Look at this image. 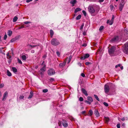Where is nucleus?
<instances>
[{"mask_svg":"<svg viewBox=\"0 0 128 128\" xmlns=\"http://www.w3.org/2000/svg\"><path fill=\"white\" fill-rule=\"evenodd\" d=\"M51 43L53 46H56L60 44L59 41L55 38H53L51 41Z\"/></svg>","mask_w":128,"mask_h":128,"instance_id":"obj_1","label":"nucleus"},{"mask_svg":"<svg viewBox=\"0 0 128 128\" xmlns=\"http://www.w3.org/2000/svg\"><path fill=\"white\" fill-rule=\"evenodd\" d=\"M62 124L64 127L65 128L67 127L68 126V124L67 122L63 119L62 120L61 123H58V125L60 127L62 126Z\"/></svg>","mask_w":128,"mask_h":128,"instance_id":"obj_2","label":"nucleus"},{"mask_svg":"<svg viewBox=\"0 0 128 128\" xmlns=\"http://www.w3.org/2000/svg\"><path fill=\"white\" fill-rule=\"evenodd\" d=\"M114 84H110V85L109 86L108 85H105L104 86V90L106 94H108L109 92L110 88H109V86L111 87V86H114Z\"/></svg>","mask_w":128,"mask_h":128,"instance_id":"obj_3","label":"nucleus"},{"mask_svg":"<svg viewBox=\"0 0 128 128\" xmlns=\"http://www.w3.org/2000/svg\"><path fill=\"white\" fill-rule=\"evenodd\" d=\"M124 46L123 49L124 52L125 54H128V42L126 43Z\"/></svg>","mask_w":128,"mask_h":128,"instance_id":"obj_4","label":"nucleus"},{"mask_svg":"<svg viewBox=\"0 0 128 128\" xmlns=\"http://www.w3.org/2000/svg\"><path fill=\"white\" fill-rule=\"evenodd\" d=\"M47 73L50 76L54 74L55 72L53 69L50 68L48 70Z\"/></svg>","mask_w":128,"mask_h":128,"instance_id":"obj_5","label":"nucleus"},{"mask_svg":"<svg viewBox=\"0 0 128 128\" xmlns=\"http://www.w3.org/2000/svg\"><path fill=\"white\" fill-rule=\"evenodd\" d=\"M115 50L116 47L114 46H113L111 47L108 50V52L109 54H114Z\"/></svg>","mask_w":128,"mask_h":128,"instance_id":"obj_6","label":"nucleus"},{"mask_svg":"<svg viewBox=\"0 0 128 128\" xmlns=\"http://www.w3.org/2000/svg\"><path fill=\"white\" fill-rule=\"evenodd\" d=\"M119 37L118 36H115L112 38L110 40V41L112 42H119Z\"/></svg>","mask_w":128,"mask_h":128,"instance_id":"obj_7","label":"nucleus"},{"mask_svg":"<svg viewBox=\"0 0 128 128\" xmlns=\"http://www.w3.org/2000/svg\"><path fill=\"white\" fill-rule=\"evenodd\" d=\"M88 11L90 12L91 14H93L95 12V10L94 8L92 6H90L88 8Z\"/></svg>","mask_w":128,"mask_h":128,"instance_id":"obj_8","label":"nucleus"},{"mask_svg":"<svg viewBox=\"0 0 128 128\" xmlns=\"http://www.w3.org/2000/svg\"><path fill=\"white\" fill-rule=\"evenodd\" d=\"M90 56L89 54H85L84 56L81 57L80 59L82 60H84L85 58H88Z\"/></svg>","mask_w":128,"mask_h":128,"instance_id":"obj_9","label":"nucleus"},{"mask_svg":"<svg viewBox=\"0 0 128 128\" xmlns=\"http://www.w3.org/2000/svg\"><path fill=\"white\" fill-rule=\"evenodd\" d=\"M8 94V92H4V94L3 97L2 98V100H4L6 99V97L7 96Z\"/></svg>","mask_w":128,"mask_h":128,"instance_id":"obj_10","label":"nucleus"},{"mask_svg":"<svg viewBox=\"0 0 128 128\" xmlns=\"http://www.w3.org/2000/svg\"><path fill=\"white\" fill-rule=\"evenodd\" d=\"M81 91L82 92L86 95V96H88V94L87 93V92L86 90L83 88H82L81 89Z\"/></svg>","mask_w":128,"mask_h":128,"instance_id":"obj_11","label":"nucleus"},{"mask_svg":"<svg viewBox=\"0 0 128 128\" xmlns=\"http://www.w3.org/2000/svg\"><path fill=\"white\" fill-rule=\"evenodd\" d=\"M66 64V62H64L60 63L59 65V67L60 68H63L65 65Z\"/></svg>","mask_w":128,"mask_h":128,"instance_id":"obj_12","label":"nucleus"},{"mask_svg":"<svg viewBox=\"0 0 128 128\" xmlns=\"http://www.w3.org/2000/svg\"><path fill=\"white\" fill-rule=\"evenodd\" d=\"M76 0H72L70 1V4H72V6H74V4L76 2Z\"/></svg>","mask_w":128,"mask_h":128,"instance_id":"obj_13","label":"nucleus"},{"mask_svg":"<svg viewBox=\"0 0 128 128\" xmlns=\"http://www.w3.org/2000/svg\"><path fill=\"white\" fill-rule=\"evenodd\" d=\"M94 113L96 116V117H98L100 116L99 113L98 112V110H95L94 112Z\"/></svg>","mask_w":128,"mask_h":128,"instance_id":"obj_14","label":"nucleus"},{"mask_svg":"<svg viewBox=\"0 0 128 128\" xmlns=\"http://www.w3.org/2000/svg\"><path fill=\"white\" fill-rule=\"evenodd\" d=\"M46 65L45 64H44V66L42 67V68H40V70L41 72H44L46 70Z\"/></svg>","mask_w":128,"mask_h":128,"instance_id":"obj_15","label":"nucleus"},{"mask_svg":"<svg viewBox=\"0 0 128 128\" xmlns=\"http://www.w3.org/2000/svg\"><path fill=\"white\" fill-rule=\"evenodd\" d=\"M87 99L88 101L90 102V103L91 102H92L93 101V100L91 96H88L87 97Z\"/></svg>","mask_w":128,"mask_h":128,"instance_id":"obj_16","label":"nucleus"},{"mask_svg":"<svg viewBox=\"0 0 128 128\" xmlns=\"http://www.w3.org/2000/svg\"><path fill=\"white\" fill-rule=\"evenodd\" d=\"M113 22L114 21H112L111 20L110 21L109 20H108L106 22V23L107 24H109L110 25H111L112 24Z\"/></svg>","mask_w":128,"mask_h":128,"instance_id":"obj_17","label":"nucleus"},{"mask_svg":"<svg viewBox=\"0 0 128 128\" xmlns=\"http://www.w3.org/2000/svg\"><path fill=\"white\" fill-rule=\"evenodd\" d=\"M33 95V92L31 91L30 92V95H29L28 97V98L30 99L32 97Z\"/></svg>","mask_w":128,"mask_h":128,"instance_id":"obj_18","label":"nucleus"},{"mask_svg":"<svg viewBox=\"0 0 128 128\" xmlns=\"http://www.w3.org/2000/svg\"><path fill=\"white\" fill-rule=\"evenodd\" d=\"M7 34L9 36H11L12 34V32L11 30H8L7 32Z\"/></svg>","mask_w":128,"mask_h":128,"instance_id":"obj_19","label":"nucleus"},{"mask_svg":"<svg viewBox=\"0 0 128 128\" xmlns=\"http://www.w3.org/2000/svg\"><path fill=\"white\" fill-rule=\"evenodd\" d=\"M124 5L122 4H120L119 9L120 11H121L122 10V8L124 7Z\"/></svg>","mask_w":128,"mask_h":128,"instance_id":"obj_20","label":"nucleus"},{"mask_svg":"<svg viewBox=\"0 0 128 128\" xmlns=\"http://www.w3.org/2000/svg\"><path fill=\"white\" fill-rule=\"evenodd\" d=\"M12 70L14 72L16 73L17 72V70L15 67H12Z\"/></svg>","mask_w":128,"mask_h":128,"instance_id":"obj_21","label":"nucleus"},{"mask_svg":"<svg viewBox=\"0 0 128 128\" xmlns=\"http://www.w3.org/2000/svg\"><path fill=\"white\" fill-rule=\"evenodd\" d=\"M81 10V9L79 8H78L75 10L74 12L75 13H77L78 12L80 11Z\"/></svg>","mask_w":128,"mask_h":128,"instance_id":"obj_22","label":"nucleus"},{"mask_svg":"<svg viewBox=\"0 0 128 128\" xmlns=\"http://www.w3.org/2000/svg\"><path fill=\"white\" fill-rule=\"evenodd\" d=\"M7 75L9 76H12V74L9 71V70H7Z\"/></svg>","mask_w":128,"mask_h":128,"instance_id":"obj_23","label":"nucleus"},{"mask_svg":"<svg viewBox=\"0 0 128 128\" xmlns=\"http://www.w3.org/2000/svg\"><path fill=\"white\" fill-rule=\"evenodd\" d=\"M54 32L53 30H50V34L51 36V37H52L54 35Z\"/></svg>","mask_w":128,"mask_h":128,"instance_id":"obj_24","label":"nucleus"},{"mask_svg":"<svg viewBox=\"0 0 128 128\" xmlns=\"http://www.w3.org/2000/svg\"><path fill=\"white\" fill-rule=\"evenodd\" d=\"M88 114H89V116H91L93 114V112L92 110H90L88 112Z\"/></svg>","mask_w":128,"mask_h":128,"instance_id":"obj_25","label":"nucleus"},{"mask_svg":"<svg viewBox=\"0 0 128 128\" xmlns=\"http://www.w3.org/2000/svg\"><path fill=\"white\" fill-rule=\"evenodd\" d=\"M104 118H105V120L106 123H108V122L109 121V118H106L105 116L104 117Z\"/></svg>","mask_w":128,"mask_h":128,"instance_id":"obj_26","label":"nucleus"},{"mask_svg":"<svg viewBox=\"0 0 128 128\" xmlns=\"http://www.w3.org/2000/svg\"><path fill=\"white\" fill-rule=\"evenodd\" d=\"M21 58L22 59L24 60H26V57L25 55H23L21 56Z\"/></svg>","mask_w":128,"mask_h":128,"instance_id":"obj_27","label":"nucleus"},{"mask_svg":"<svg viewBox=\"0 0 128 128\" xmlns=\"http://www.w3.org/2000/svg\"><path fill=\"white\" fill-rule=\"evenodd\" d=\"M81 17V15L80 14L78 15L76 18V19L78 20L80 19Z\"/></svg>","mask_w":128,"mask_h":128,"instance_id":"obj_28","label":"nucleus"},{"mask_svg":"<svg viewBox=\"0 0 128 128\" xmlns=\"http://www.w3.org/2000/svg\"><path fill=\"white\" fill-rule=\"evenodd\" d=\"M18 19V17L16 16H15L13 18V22H16L17 20Z\"/></svg>","mask_w":128,"mask_h":128,"instance_id":"obj_29","label":"nucleus"},{"mask_svg":"<svg viewBox=\"0 0 128 128\" xmlns=\"http://www.w3.org/2000/svg\"><path fill=\"white\" fill-rule=\"evenodd\" d=\"M125 3V2L124 0H121L120 4L124 5Z\"/></svg>","mask_w":128,"mask_h":128,"instance_id":"obj_30","label":"nucleus"},{"mask_svg":"<svg viewBox=\"0 0 128 128\" xmlns=\"http://www.w3.org/2000/svg\"><path fill=\"white\" fill-rule=\"evenodd\" d=\"M94 97L97 100H98V101H100V100H99L98 98V96H97V95H96V94H94Z\"/></svg>","mask_w":128,"mask_h":128,"instance_id":"obj_31","label":"nucleus"},{"mask_svg":"<svg viewBox=\"0 0 128 128\" xmlns=\"http://www.w3.org/2000/svg\"><path fill=\"white\" fill-rule=\"evenodd\" d=\"M20 37V35H18V36H16L15 38H14L16 40H18L19 39V38Z\"/></svg>","mask_w":128,"mask_h":128,"instance_id":"obj_32","label":"nucleus"},{"mask_svg":"<svg viewBox=\"0 0 128 128\" xmlns=\"http://www.w3.org/2000/svg\"><path fill=\"white\" fill-rule=\"evenodd\" d=\"M92 63V62H86L85 63V64L86 65H88L89 64H91Z\"/></svg>","mask_w":128,"mask_h":128,"instance_id":"obj_33","label":"nucleus"},{"mask_svg":"<svg viewBox=\"0 0 128 128\" xmlns=\"http://www.w3.org/2000/svg\"><path fill=\"white\" fill-rule=\"evenodd\" d=\"M17 59H18V62L19 63H20V64H22V62L21 60H20L18 58H17Z\"/></svg>","mask_w":128,"mask_h":128,"instance_id":"obj_34","label":"nucleus"},{"mask_svg":"<svg viewBox=\"0 0 128 128\" xmlns=\"http://www.w3.org/2000/svg\"><path fill=\"white\" fill-rule=\"evenodd\" d=\"M104 28V26H102L100 28L99 30L100 31H101Z\"/></svg>","mask_w":128,"mask_h":128,"instance_id":"obj_35","label":"nucleus"},{"mask_svg":"<svg viewBox=\"0 0 128 128\" xmlns=\"http://www.w3.org/2000/svg\"><path fill=\"white\" fill-rule=\"evenodd\" d=\"M110 6L111 10L112 11V10H113V8H114V6L112 5L111 4L110 5Z\"/></svg>","mask_w":128,"mask_h":128,"instance_id":"obj_36","label":"nucleus"},{"mask_svg":"<svg viewBox=\"0 0 128 128\" xmlns=\"http://www.w3.org/2000/svg\"><path fill=\"white\" fill-rule=\"evenodd\" d=\"M84 23H83L81 25V26L80 27V29L82 30L83 29V27L84 26Z\"/></svg>","mask_w":128,"mask_h":128,"instance_id":"obj_37","label":"nucleus"},{"mask_svg":"<svg viewBox=\"0 0 128 128\" xmlns=\"http://www.w3.org/2000/svg\"><path fill=\"white\" fill-rule=\"evenodd\" d=\"M118 120L119 121H120V120H121L122 121H124L125 120V118L124 117H123L122 118H118Z\"/></svg>","mask_w":128,"mask_h":128,"instance_id":"obj_38","label":"nucleus"},{"mask_svg":"<svg viewBox=\"0 0 128 128\" xmlns=\"http://www.w3.org/2000/svg\"><path fill=\"white\" fill-rule=\"evenodd\" d=\"M48 91V90L47 89H44L42 90V92L44 93H46Z\"/></svg>","mask_w":128,"mask_h":128,"instance_id":"obj_39","label":"nucleus"},{"mask_svg":"<svg viewBox=\"0 0 128 128\" xmlns=\"http://www.w3.org/2000/svg\"><path fill=\"white\" fill-rule=\"evenodd\" d=\"M82 12L83 13L84 16H86V11L84 10H83L82 11Z\"/></svg>","mask_w":128,"mask_h":128,"instance_id":"obj_40","label":"nucleus"},{"mask_svg":"<svg viewBox=\"0 0 128 128\" xmlns=\"http://www.w3.org/2000/svg\"><path fill=\"white\" fill-rule=\"evenodd\" d=\"M16 40L14 38H12L10 40V42H14V41H16Z\"/></svg>","mask_w":128,"mask_h":128,"instance_id":"obj_41","label":"nucleus"},{"mask_svg":"<svg viewBox=\"0 0 128 128\" xmlns=\"http://www.w3.org/2000/svg\"><path fill=\"white\" fill-rule=\"evenodd\" d=\"M103 104L104 106H105L106 107L108 106V104L106 102H104L103 103Z\"/></svg>","mask_w":128,"mask_h":128,"instance_id":"obj_42","label":"nucleus"},{"mask_svg":"<svg viewBox=\"0 0 128 128\" xmlns=\"http://www.w3.org/2000/svg\"><path fill=\"white\" fill-rule=\"evenodd\" d=\"M7 36L6 34H5L4 35V40H6L7 38Z\"/></svg>","mask_w":128,"mask_h":128,"instance_id":"obj_43","label":"nucleus"},{"mask_svg":"<svg viewBox=\"0 0 128 128\" xmlns=\"http://www.w3.org/2000/svg\"><path fill=\"white\" fill-rule=\"evenodd\" d=\"M56 54L57 55L58 57H59L60 56V53L59 52L57 51L56 52Z\"/></svg>","mask_w":128,"mask_h":128,"instance_id":"obj_44","label":"nucleus"},{"mask_svg":"<svg viewBox=\"0 0 128 128\" xmlns=\"http://www.w3.org/2000/svg\"><path fill=\"white\" fill-rule=\"evenodd\" d=\"M54 80V79L53 78H51L49 79L50 82H52Z\"/></svg>","mask_w":128,"mask_h":128,"instance_id":"obj_45","label":"nucleus"},{"mask_svg":"<svg viewBox=\"0 0 128 128\" xmlns=\"http://www.w3.org/2000/svg\"><path fill=\"white\" fill-rule=\"evenodd\" d=\"M72 56H70L69 57V61H68V63H69L70 62V60H71V59L72 58Z\"/></svg>","mask_w":128,"mask_h":128,"instance_id":"obj_46","label":"nucleus"},{"mask_svg":"<svg viewBox=\"0 0 128 128\" xmlns=\"http://www.w3.org/2000/svg\"><path fill=\"white\" fill-rule=\"evenodd\" d=\"M79 100L80 102H82L83 100V98L82 97H80L79 98Z\"/></svg>","mask_w":128,"mask_h":128,"instance_id":"obj_47","label":"nucleus"},{"mask_svg":"<svg viewBox=\"0 0 128 128\" xmlns=\"http://www.w3.org/2000/svg\"><path fill=\"white\" fill-rule=\"evenodd\" d=\"M24 28V27L23 26H22L20 27H18V30H20V29L23 28Z\"/></svg>","mask_w":128,"mask_h":128,"instance_id":"obj_48","label":"nucleus"},{"mask_svg":"<svg viewBox=\"0 0 128 128\" xmlns=\"http://www.w3.org/2000/svg\"><path fill=\"white\" fill-rule=\"evenodd\" d=\"M39 46V44H38V45H36V46L32 45H29V46H30V47H32V48H33V47H35L36 46Z\"/></svg>","mask_w":128,"mask_h":128,"instance_id":"obj_49","label":"nucleus"},{"mask_svg":"<svg viewBox=\"0 0 128 128\" xmlns=\"http://www.w3.org/2000/svg\"><path fill=\"white\" fill-rule=\"evenodd\" d=\"M30 22L28 21H26L24 22V23L25 24H27L30 23Z\"/></svg>","mask_w":128,"mask_h":128,"instance_id":"obj_50","label":"nucleus"},{"mask_svg":"<svg viewBox=\"0 0 128 128\" xmlns=\"http://www.w3.org/2000/svg\"><path fill=\"white\" fill-rule=\"evenodd\" d=\"M4 86V84H0V88H2Z\"/></svg>","mask_w":128,"mask_h":128,"instance_id":"obj_51","label":"nucleus"},{"mask_svg":"<svg viewBox=\"0 0 128 128\" xmlns=\"http://www.w3.org/2000/svg\"><path fill=\"white\" fill-rule=\"evenodd\" d=\"M84 102L85 103L86 102V103H88V104H90V102H89V101H88V100H85V101H84Z\"/></svg>","mask_w":128,"mask_h":128,"instance_id":"obj_52","label":"nucleus"},{"mask_svg":"<svg viewBox=\"0 0 128 128\" xmlns=\"http://www.w3.org/2000/svg\"><path fill=\"white\" fill-rule=\"evenodd\" d=\"M81 75L83 77H84L85 76L84 74L83 73H81Z\"/></svg>","mask_w":128,"mask_h":128,"instance_id":"obj_53","label":"nucleus"},{"mask_svg":"<svg viewBox=\"0 0 128 128\" xmlns=\"http://www.w3.org/2000/svg\"><path fill=\"white\" fill-rule=\"evenodd\" d=\"M117 128H120V124H118L116 125Z\"/></svg>","mask_w":128,"mask_h":128,"instance_id":"obj_54","label":"nucleus"},{"mask_svg":"<svg viewBox=\"0 0 128 128\" xmlns=\"http://www.w3.org/2000/svg\"><path fill=\"white\" fill-rule=\"evenodd\" d=\"M125 125L124 123H123L122 124L121 127L123 128H124L125 127Z\"/></svg>","mask_w":128,"mask_h":128,"instance_id":"obj_55","label":"nucleus"},{"mask_svg":"<svg viewBox=\"0 0 128 128\" xmlns=\"http://www.w3.org/2000/svg\"><path fill=\"white\" fill-rule=\"evenodd\" d=\"M24 96H20V97H19V98L20 99H22L24 98Z\"/></svg>","mask_w":128,"mask_h":128,"instance_id":"obj_56","label":"nucleus"},{"mask_svg":"<svg viewBox=\"0 0 128 128\" xmlns=\"http://www.w3.org/2000/svg\"><path fill=\"white\" fill-rule=\"evenodd\" d=\"M114 15H112V18L111 20H112V21H114Z\"/></svg>","mask_w":128,"mask_h":128,"instance_id":"obj_57","label":"nucleus"},{"mask_svg":"<svg viewBox=\"0 0 128 128\" xmlns=\"http://www.w3.org/2000/svg\"><path fill=\"white\" fill-rule=\"evenodd\" d=\"M83 35H84V36H85L86 34V32L84 31V32H83Z\"/></svg>","mask_w":128,"mask_h":128,"instance_id":"obj_58","label":"nucleus"},{"mask_svg":"<svg viewBox=\"0 0 128 128\" xmlns=\"http://www.w3.org/2000/svg\"><path fill=\"white\" fill-rule=\"evenodd\" d=\"M32 0H26V2L28 3L32 1Z\"/></svg>","mask_w":128,"mask_h":128,"instance_id":"obj_59","label":"nucleus"},{"mask_svg":"<svg viewBox=\"0 0 128 128\" xmlns=\"http://www.w3.org/2000/svg\"><path fill=\"white\" fill-rule=\"evenodd\" d=\"M44 72H41L40 73V74L42 76L44 74Z\"/></svg>","mask_w":128,"mask_h":128,"instance_id":"obj_60","label":"nucleus"},{"mask_svg":"<svg viewBox=\"0 0 128 128\" xmlns=\"http://www.w3.org/2000/svg\"><path fill=\"white\" fill-rule=\"evenodd\" d=\"M46 55H44L42 57V58L44 59H46Z\"/></svg>","mask_w":128,"mask_h":128,"instance_id":"obj_61","label":"nucleus"},{"mask_svg":"<svg viewBox=\"0 0 128 128\" xmlns=\"http://www.w3.org/2000/svg\"><path fill=\"white\" fill-rule=\"evenodd\" d=\"M78 66H81V65H82V64L80 63V62H78Z\"/></svg>","mask_w":128,"mask_h":128,"instance_id":"obj_62","label":"nucleus"},{"mask_svg":"<svg viewBox=\"0 0 128 128\" xmlns=\"http://www.w3.org/2000/svg\"><path fill=\"white\" fill-rule=\"evenodd\" d=\"M86 45L87 44H82V46H86Z\"/></svg>","mask_w":128,"mask_h":128,"instance_id":"obj_63","label":"nucleus"},{"mask_svg":"<svg viewBox=\"0 0 128 128\" xmlns=\"http://www.w3.org/2000/svg\"><path fill=\"white\" fill-rule=\"evenodd\" d=\"M86 112L85 111H83L82 112V113L83 114L85 113H86Z\"/></svg>","mask_w":128,"mask_h":128,"instance_id":"obj_64","label":"nucleus"}]
</instances>
